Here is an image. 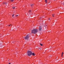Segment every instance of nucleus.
Wrapping results in <instances>:
<instances>
[{
	"label": "nucleus",
	"instance_id": "a211bd4d",
	"mask_svg": "<svg viewBox=\"0 0 64 64\" xmlns=\"http://www.w3.org/2000/svg\"><path fill=\"white\" fill-rule=\"evenodd\" d=\"M14 42H15L14 41V42H12V43H14Z\"/></svg>",
	"mask_w": 64,
	"mask_h": 64
},
{
	"label": "nucleus",
	"instance_id": "4be33fe9",
	"mask_svg": "<svg viewBox=\"0 0 64 64\" xmlns=\"http://www.w3.org/2000/svg\"><path fill=\"white\" fill-rule=\"evenodd\" d=\"M54 16H52V17H54Z\"/></svg>",
	"mask_w": 64,
	"mask_h": 64
},
{
	"label": "nucleus",
	"instance_id": "2eb2a0df",
	"mask_svg": "<svg viewBox=\"0 0 64 64\" xmlns=\"http://www.w3.org/2000/svg\"><path fill=\"white\" fill-rule=\"evenodd\" d=\"M63 52H62V55H63Z\"/></svg>",
	"mask_w": 64,
	"mask_h": 64
},
{
	"label": "nucleus",
	"instance_id": "39448f33",
	"mask_svg": "<svg viewBox=\"0 0 64 64\" xmlns=\"http://www.w3.org/2000/svg\"><path fill=\"white\" fill-rule=\"evenodd\" d=\"M2 43L1 42H0V47H2Z\"/></svg>",
	"mask_w": 64,
	"mask_h": 64
},
{
	"label": "nucleus",
	"instance_id": "dca6fc26",
	"mask_svg": "<svg viewBox=\"0 0 64 64\" xmlns=\"http://www.w3.org/2000/svg\"><path fill=\"white\" fill-rule=\"evenodd\" d=\"M52 56L51 55H50L49 56V57H51Z\"/></svg>",
	"mask_w": 64,
	"mask_h": 64
},
{
	"label": "nucleus",
	"instance_id": "aec40b11",
	"mask_svg": "<svg viewBox=\"0 0 64 64\" xmlns=\"http://www.w3.org/2000/svg\"><path fill=\"white\" fill-rule=\"evenodd\" d=\"M10 25H11V24H10V25H9L8 26H10Z\"/></svg>",
	"mask_w": 64,
	"mask_h": 64
},
{
	"label": "nucleus",
	"instance_id": "f257e3e1",
	"mask_svg": "<svg viewBox=\"0 0 64 64\" xmlns=\"http://www.w3.org/2000/svg\"><path fill=\"white\" fill-rule=\"evenodd\" d=\"M38 31V30L37 29H34L33 30H32V33H34V34H35Z\"/></svg>",
	"mask_w": 64,
	"mask_h": 64
},
{
	"label": "nucleus",
	"instance_id": "6e6552de",
	"mask_svg": "<svg viewBox=\"0 0 64 64\" xmlns=\"http://www.w3.org/2000/svg\"><path fill=\"white\" fill-rule=\"evenodd\" d=\"M38 48L40 49V50H41V49H42V48H41L40 47H38Z\"/></svg>",
	"mask_w": 64,
	"mask_h": 64
},
{
	"label": "nucleus",
	"instance_id": "393cba45",
	"mask_svg": "<svg viewBox=\"0 0 64 64\" xmlns=\"http://www.w3.org/2000/svg\"><path fill=\"white\" fill-rule=\"evenodd\" d=\"M49 20H50V18H49Z\"/></svg>",
	"mask_w": 64,
	"mask_h": 64
},
{
	"label": "nucleus",
	"instance_id": "6ab92c4d",
	"mask_svg": "<svg viewBox=\"0 0 64 64\" xmlns=\"http://www.w3.org/2000/svg\"><path fill=\"white\" fill-rule=\"evenodd\" d=\"M14 14H13L12 15V16H14Z\"/></svg>",
	"mask_w": 64,
	"mask_h": 64
},
{
	"label": "nucleus",
	"instance_id": "5701e85b",
	"mask_svg": "<svg viewBox=\"0 0 64 64\" xmlns=\"http://www.w3.org/2000/svg\"><path fill=\"white\" fill-rule=\"evenodd\" d=\"M9 64H11V63H9Z\"/></svg>",
	"mask_w": 64,
	"mask_h": 64
},
{
	"label": "nucleus",
	"instance_id": "20e7f679",
	"mask_svg": "<svg viewBox=\"0 0 64 64\" xmlns=\"http://www.w3.org/2000/svg\"><path fill=\"white\" fill-rule=\"evenodd\" d=\"M42 30V28L41 27V26H40L39 28V31H41Z\"/></svg>",
	"mask_w": 64,
	"mask_h": 64
},
{
	"label": "nucleus",
	"instance_id": "9d476101",
	"mask_svg": "<svg viewBox=\"0 0 64 64\" xmlns=\"http://www.w3.org/2000/svg\"><path fill=\"white\" fill-rule=\"evenodd\" d=\"M40 45L41 46H43V44H40Z\"/></svg>",
	"mask_w": 64,
	"mask_h": 64
},
{
	"label": "nucleus",
	"instance_id": "cd10ccee",
	"mask_svg": "<svg viewBox=\"0 0 64 64\" xmlns=\"http://www.w3.org/2000/svg\"><path fill=\"white\" fill-rule=\"evenodd\" d=\"M53 15H54V14Z\"/></svg>",
	"mask_w": 64,
	"mask_h": 64
},
{
	"label": "nucleus",
	"instance_id": "f8f14e48",
	"mask_svg": "<svg viewBox=\"0 0 64 64\" xmlns=\"http://www.w3.org/2000/svg\"><path fill=\"white\" fill-rule=\"evenodd\" d=\"M13 1H14V0H11V2H13Z\"/></svg>",
	"mask_w": 64,
	"mask_h": 64
},
{
	"label": "nucleus",
	"instance_id": "4468645a",
	"mask_svg": "<svg viewBox=\"0 0 64 64\" xmlns=\"http://www.w3.org/2000/svg\"><path fill=\"white\" fill-rule=\"evenodd\" d=\"M31 12V10H29V12Z\"/></svg>",
	"mask_w": 64,
	"mask_h": 64
},
{
	"label": "nucleus",
	"instance_id": "ddd939ff",
	"mask_svg": "<svg viewBox=\"0 0 64 64\" xmlns=\"http://www.w3.org/2000/svg\"><path fill=\"white\" fill-rule=\"evenodd\" d=\"M12 8L13 9H15V8L14 6H13V7H12Z\"/></svg>",
	"mask_w": 64,
	"mask_h": 64
},
{
	"label": "nucleus",
	"instance_id": "f03ea898",
	"mask_svg": "<svg viewBox=\"0 0 64 64\" xmlns=\"http://www.w3.org/2000/svg\"><path fill=\"white\" fill-rule=\"evenodd\" d=\"M27 54L28 56H30V55H32V52L29 50H28L27 52Z\"/></svg>",
	"mask_w": 64,
	"mask_h": 64
},
{
	"label": "nucleus",
	"instance_id": "1a4fd4ad",
	"mask_svg": "<svg viewBox=\"0 0 64 64\" xmlns=\"http://www.w3.org/2000/svg\"><path fill=\"white\" fill-rule=\"evenodd\" d=\"M34 4H30V6H31V7H32V6L34 5Z\"/></svg>",
	"mask_w": 64,
	"mask_h": 64
},
{
	"label": "nucleus",
	"instance_id": "9b49d317",
	"mask_svg": "<svg viewBox=\"0 0 64 64\" xmlns=\"http://www.w3.org/2000/svg\"><path fill=\"white\" fill-rule=\"evenodd\" d=\"M45 2L46 3H47V0H45Z\"/></svg>",
	"mask_w": 64,
	"mask_h": 64
},
{
	"label": "nucleus",
	"instance_id": "412c9836",
	"mask_svg": "<svg viewBox=\"0 0 64 64\" xmlns=\"http://www.w3.org/2000/svg\"><path fill=\"white\" fill-rule=\"evenodd\" d=\"M61 56H62V57L63 56V55H62Z\"/></svg>",
	"mask_w": 64,
	"mask_h": 64
},
{
	"label": "nucleus",
	"instance_id": "a878e982",
	"mask_svg": "<svg viewBox=\"0 0 64 64\" xmlns=\"http://www.w3.org/2000/svg\"><path fill=\"white\" fill-rule=\"evenodd\" d=\"M12 17H13V16H12Z\"/></svg>",
	"mask_w": 64,
	"mask_h": 64
},
{
	"label": "nucleus",
	"instance_id": "423d86ee",
	"mask_svg": "<svg viewBox=\"0 0 64 64\" xmlns=\"http://www.w3.org/2000/svg\"><path fill=\"white\" fill-rule=\"evenodd\" d=\"M32 54L33 56H35V53H32Z\"/></svg>",
	"mask_w": 64,
	"mask_h": 64
},
{
	"label": "nucleus",
	"instance_id": "bb28decb",
	"mask_svg": "<svg viewBox=\"0 0 64 64\" xmlns=\"http://www.w3.org/2000/svg\"><path fill=\"white\" fill-rule=\"evenodd\" d=\"M14 12H15V11H14Z\"/></svg>",
	"mask_w": 64,
	"mask_h": 64
},
{
	"label": "nucleus",
	"instance_id": "b1692460",
	"mask_svg": "<svg viewBox=\"0 0 64 64\" xmlns=\"http://www.w3.org/2000/svg\"><path fill=\"white\" fill-rule=\"evenodd\" d=\"M52 16H53V14H52Z\"/></svg>",
	"mask_w": 64,
	"mask_h": 64
},
{
	"label": "nucleus",
	"instance_id": "f3484780",
	"mask_svg": "<svg viewBox=\"0 0 64 64\" xmlns=\"http://www.w3.org/2000/svg\"><path fill=\"white\" fill-rule=\"evenodd\" d=\"M16 17H17V16H18V15H16Z\"/></svg>",
	"mask_w": 64,
	"mask_h": 64
},
{
	"label": "nucleus",
	"instance_id": "0eeeda50",
	"mask_svg": "<svg viewBox=\"0 0 64 64\" xmlns=\"http://www.w3.org/2000/svg\"><path fill=\"white\" fill-rule=\"evenodd\" d=\"M3 4H4V5H6L7 4V3H6L5 2H4L3 3Z\"/></svg>",
	"mask_w": 64,
	"mask_h": 64
},
{
	"label": "nucleus",
	"instance_id": "7ed1b4c3",
	"mask_svg": "<svg viewBox=\"0 0 64 64\" xmlns=\"http://www.w3.org/2000/svg\"><path fill=\"white\" fill-rule=\"evenodd\" d=\"M29 38V35L28 34H27L26 36L24 37V39L25 40H28Z\"/></svg>",
	"mask_w": 64,
	"mask_h": 64
}]
</instances>
